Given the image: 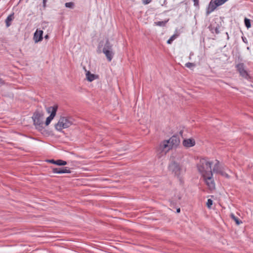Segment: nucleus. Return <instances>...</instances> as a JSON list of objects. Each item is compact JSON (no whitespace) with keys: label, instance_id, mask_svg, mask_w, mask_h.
<instances>
[{"label":"nucleus","instance_id":"obj_26","mask_svg":"<svg viewBox=\"0 0 253 253\" xmlns=\"http://www.w3.org/2000/svg\"><path fill=\"white\" fill-rule=\"evenodd\" d=\"M214 32L216 34H218L220 33L219 32V26L218 27H216L214 29Z\"/></svg>","mask_w":253,"mask_h":253},{"label":"nucleus","instance_id":"obj_20","mask_svg":"<svg viewBox=\"0 0 253 253\" xmlns=\"http://www.w3.org/2000/svg\"><path fill=\"white\" fill-rule=\"evenodd\" d=\"M168 22V20L164 21H158L155 22V24L159 26H165Z\"/></svg>","mask_w":253,"mask_h":253},{"label":"nucleus","instance_id":"obj_22","mask_svg":"<svg viewBox=\"0 0 253 253\" xmlns=\"http://www.w3.org/2000/svg\"><path fill=\"white\" fill-rule=\"evenodd\" d=\"M178 35L176 34H174L172 35L167 41V43L168 44H171L173 40H174L177 37Z\"/></svg>","mask_w":253,"mask_h":253},{"label":"nucleus","instance_id":"obj_9","mask_svg":"<svg viewBox=\"0 0 253 253\" xmlns=\"http://www.w3.org/2000/svg\"><path fill=\"white\" fill-rule=\"evenodd\" d=\"M168 141L170 145H171L172 147H176L180 143L179 137L176 135H173Z\"/></svg>","mask_w":253,"mask_h":253},{"label":"nucleus","instance_id":"obj_1","mask_svg":"<svg viewBox=\"0 0 253 253\" xmlns=\"http://www.w3.org/2000/svg\"><path fill=\"white\" fill-rule=\"evenodd\" d=\"M212 162L207 161L206 159L203 158L200 160V163L197 165L199 171L202 174L204 177L210 179L212 176V171L211 166Z\"/></svg>","mask_w":253,"mask_h":253},{"label":"nucleus","instance_id":"obj_18","mask_svg":"<svg viewBox=\"0 0 253 253\" xmlns=\"http://www.w3.org/2000/svg\"><path fill=\"white\" fill-rule=\"evenodd\" d=\"M86 77L87 80L89 82H92L94 80H95L96 78V75H95L94 74H91L89 71H87L86 73Z\"/></svg>","mask_w":253,"mask_h":253},{"label":"nucleus","instance_id":"obj_16","mask_svg":"<svg viewBox=\"0 0 253 253\" xmlns=\"http://www.w3.org/2000/svg\"><path fill=\"white\" fill-rule=\"evenodd\" d=\"M212 177H211L210 179H208L206 177H204L206 182L207 185L208 186L210 189H213L215 187L214 180L212 179Z\"/></svg>","mask_w":253,"mask_h":253},{"label":"nucleus","instance_id":"obj_15","mask_svg":"<svg viewBox=\"0 0 253 253\" xmlns=\"http://www.w3.org/2000/svg\"><path fill=\"white\" fill-rule=\"evenodd\" d=\"M47 162H48L50 163H51V164L56 165L57 166H65L67 164L66 161H63L62 160H54L53 159H50V160H48L47 161Z\"/></svg>","mask_w":253,"mask_h":253},{"label":"nucleus","instance_id":"obj_25","mask_svg":"<svg viewBox=\"0 0 253 253\" xmlns=\"http://www.w3.org/2000/svg\"><path fill=\"white\" fill-rule=\"evenodd\" d=\"M195 66H196L195 64H194L193 63H190V62H188V63H186V64H185V66L189 68H191L192 67H195Z\"/></svg>","mask_w":253,"mask_h":253},{"label":"nucleus","instance_id":"obj_36","mask_svg":"<svg viewBox=\"0 0 253 253\" xmlns=\"http://www.w3.org/2000/svg\"><path fill=\"white\" fill-rule=\"evenodd\" d=\"M180 134H181V135H182V131H180Z\"/></svg>","mask_w":253,"mask_h":253},{"label":"nucleus","instance_id":"obj_3","mask_svg":"<svg viewBox=\"0 0 253 253\" xmlns=\"http://www.w3.org/2000/svg\"><path fill=\"white\" fill-rule=\"evenodd\" d=\"M73 124L72 119L65 117H61L58 122L55 124V127L58 131H61L63 128L69 127Z\"/></svg>","mask_w":253,"mask_h":253},{"label":"nucleus","instance_id":"obj_31","mask_svg":"<svg viewBox=\"0 0 253 253\" xmlns=\"http://www.w3.org/2000/svg\"><path fill=\"white\" fill-rule=\"evenodd\" d=\"M47 0H43V7H45L46 6V2Z\"/></svg>","mask_w":253,"mask_h":253},{"label":"nucleus","instance_id":"obj_17","mask_svg":"<svg viewBox=\"0 0 253 253\" xmlns=\"http://www.w3.org/2000/svg\"><path fill=\"white\" fill-rule=\"evenodd\" d=\"M14 13H11L9 15L7 16L6 19H5V23L6 27H9L11 25V21L14 18Z\"/></svg>","mask_w":253,"mask_h":253},{"label":"nucleus","instance_id":"obj_19","mask_svg":"<svg viewBox=\"0 0 253 253\" xmlns=\"http://www.w3.org/2000/svg\"><path fill=\"white\" fill-rule=\"evenodd\" d=\"M231 218L234 220L237 225H239L242 223L241 220H240L237 217H236L233 213H231L230 214Z\"/></svg>","mask_w":253,"mask_h":253},{"label":"nucleus","instance_id":"obj_8","mask_svg":"<svg viewBox=\"0 0 253 253\" xmlns=\"http://www.w3.org/2000/svg\"><path fill=\"white\" fill-rule=\"evenodd\" d=\"M216 163L215 164L214 167L212 169V171L214 172H216L217 173H219L221 174V175L229 178V175L226 173L225 171H223V168L219 167V162L217 160H216Z\"/></svg>","mask_w":253,"mask_h":253},{"label":"nucleus","instance_id":"obj_33","mask_svg":"<svg viewBox=\"0 0 253 253\" xmlns=\"http://www.w3.org/2000/svg\"><path fill=\"white\" fill-rule=\"evenodd\" d=\"M180 208H178V209H176V212L177 213L180 212Z\"/></svg>","mask_w":253,"mask_h":253},{"label":"nucleus","instance_id":"obj_32","mask_svg":"<svg viewBox=\"0 0 253 253\" xmlns=\"http://www.w3.org/2000/svg\"><path fill=\"white\" fill-rule=\"evenodd\" d=\"M194 55V53L193 52H191L190 54V56H189V59H191V57L192 55Z\"/></svg>","mask_w":253,"mask_h":253},{"label":"nucleus","instance_id":"obj_23","mask_svg":"<svg viewBox=\"0 0 253 253\" xmlns=\"http://www.w3.org/2000/svg\"><path fill=\"white\" fill-rule=\"evenodd\" d=\"M65 6L67 8L73 9L74 7V3L73 2H69L65 3Z\"/></svg>","mask_w":253,"mask_h":253},{"label":"nucleus","instance_id":"obj_21","mask_svg":"<svg viewBox=\"0 0 253 253\" xmlns=\"http://www.w3.org/2000/svg\"><path fill=\"white\" fill-rule=\"evenodd\" d=\"M244 23L247 28H249L251 27V21L249 19L245 18L244 19Z\"/></svg>","mask_w":253,"mask_h":253},{"label":"nucleus","instance_id":"obj_5","mask_svg":"<svg viewBox=\"0 0 253 253\" xmlns=\"http://www.w3.org/2000/svg\"><path fill=\"white\" fill-rule=\"evenodd\" d=\"M57 105H54L53 106L49 107L46 108V111L47 112V113H50V116L46 118L45 121V124L46 126L49 125L51 121L55 116L56 114V112L57 111Z\"/></svg>","mask_w":253,"mask_h":253},{"label":"nucleus","instance_id":"obj_12","mask_svg":"<svg viewBox=\"0 0 253 253\" xmlns=\"http://www.w3.org/2000/svg\"><path fill=\"white\" fill-rule=\"evenodd\" d=\"M43 31L42 30H37L34 35V40L36 43L41 41L42 40Z\"/></svg>","mask_w":253,"mask_h":253},{"label":"nucleus","instance_id":"obj_28","mask_svg":"<svg viewBox=\"0 0 253 253\" xmlns=\"http://www.w3.org/2000/svg\"><path fill=\"white\" fill-rule=\"evenodd\" d=\"M151 0H143V2L145 4H147L149 3L151 1Z\"/></svg>","mask_w":253,"mask_h":253},{"label":"nucleus","instance_id":"obj_11","mask_svg":"<svg viewBox=\"0 0 253 253\" xmlns=\"http://www.w3.org/2000/svg\"><path fill=\"white\" fill-rule=\"evenodd\" d=\"M237 68L238 71L239 72L240 75L245 78H247L248 77V74L247 72L245 70L244 64L243 63L238 64L237 65Z\"/></svg>","mask_w":253,"mask_h":253},{"label":"nucleus","instance_id":"obj_13","mask_svg":"<svg viewBox=\"0 0 253 253\" xmlns=\"http://www.w3.org/2000/svg\"><path fill=\"white\" fill-rule=\"evenodd\" d=\"M183 145L186 147H191L195 145V141L193 138L185 139L183 141Z\"/></svg>","mask_w":253,"mask_h":253},{"label":"nucleus","instance_id":"obj_4","mask_svg":"<svg viewBox=\"0 0 253 253\" xmlns=\"http://www.w3.org/2000/svg\"><path fill=\"white\" fill-rule=\"evenodd\" d=\"M43 114L39 111H36L32 116V120L34 122V125L35 126L36 128L39 130H42L43 128L42 126L43 122L42 117Z\"/></svg>","mask_w":253,"mask_h":253},{"label":"nucleus","instance_id":"obj_24","mask_svg":"<svg viewBox=\"0 0 253 253\" xmlns=\"http://www.w3.org/2000/svg\"><path fill=\"white\" fill-rule=\"evenodd\" d=\"M213 201L212 200L209 199L207 202V206L209 209H211Z\"/></svg>","mask_w":253,"mask_h":253},{"label":"nucleus","instance_id":"obj_34","mask_svg":"<svg viewBox=\"0 0 253 253\" xmlns=\"http://www.w3.org/2000/svg\"><path fill=\"white\" fill-rule=\"evenodd\" d=\"M226 34L227 35V40H229V35H228V33H226Z\"/></svg>","mask_w":253,"mask_h":253},{"label":"nucleus","instance_id":"obj_29","mask_svg":"<svg viewBox=\"0 0 253 253\" xmlns=\"http://www.w3.org/2000/svg\"><path fill=\"white\" fill-rule=\"evenodd\" d=\"M242 39L243 41L245 43H247V42H248L247 40V39L245 37H242Z\"/></svg>","mask_w":253,"mask_h":253},{"label":"nucleus","instance_id":"obj_27","mask_svg":"<svg viewBox=\"0 0 253 253\" xmlns=\"http://www.w3.org/2000/svg\"><path fill=\"white\" fill-rule=\"evenodd\" d=\"M194 1V5L196 6H199V0H193Z\"/></svg>","mask_w":253,"mask_h":253},{"label":"nucleus","instance_id":"obj_35","mask_svg":"<svg viewBox=\"0 0 253 253\" xmlns=\"http://www.w3.org/2000/svg\"><path fill=\"white\" fill-rule=\"evenodd\" d=\"M44 38H45V39H48V36L47 35H46V36L44 37Z\"/></svg>","mask_w":253,"mask_h":253},{"label":"nucleus","instance_id":"obj_6","mask_svg":"<svg viewBox=\"0 0 253 253\" xmlns=\"http://www.w3.org/2000/svg\"><path fill=\"white\" fill-rule=\"evenodd\" d=\"M170 171L173 173L175 175L179 176L181 173V168L179 164L175 162H172L169 166Z\"/></svg>","mask_w":253,"mask_h":253},{"label":"nucleus","instance_id":"obj_14","mask_svg":"<svg viewBox=\"0 0 253 253\" xmlns=\"http://www.w3.org/2000/svg\"><path fill=\"white\" fill-rule=\"evenodd\" d=\"M217 6H218L215 1H213L212 0H211L210 2L208 8L207 10V14H209L210 13L214 11Z\"/></svg>","mask_w":253,"mask_h":253},{"label":"nucleus","instance_id":"obj_30","mask_svg":"<svg viewBox=\"0 0 253 253\" xmlns=\"http://www.w3.org/2000/svg\"><path fill=\"white\" fill-rule=\"evenodd\" d=\"M4 84V81L0 78V86Z\"/></svg>","mask_w":253,"mask_h":253},{"label":"nucleus","instance_id":"obj_2","mask_svg":"<svg viewBox=\"0 0 253 253\" xmlns=\"http://www.w3.org/2000/svg\"><path fill=\"white\" fill-rule=\"evenodd\" d=\"M102 47V52L105 55L108 61H111L113 57L114 53L113 51V44L110 43L108 39L106 40L104 44L103 41H101L98 45V49L101 50Z\"/></svg>","mask_w":253,"mask_h":253},{"label":"nucleus","instance_id":"obj_10","mask_svg":"<svg viewBox=\"0 0 253 253\" xmlns=\"http://www.w3.org/2000/svg\"><path fill=\"white\" fill-rule=\"evenodd\" d=\"M52 172L55 173H70L71 172V170L68 167H64L63 168H53Z\"/></svg>","mask_w":253,"mask_h":253},{"label":"nucleus","instance_id":"obj_7","mask_svg":"<svg viewBox=\"0 0 253 253\" xmlns=\"http://www.w3.org/2000/svg\"><path fill=\"white\" fill-rule=\"evenodd\" d=\"M172 148L171 145H170L168 140H165L160 144L159 151L161 153L166 154Z\"/></svg>","mask_w":253,"mask_h":253}]
</instances>
